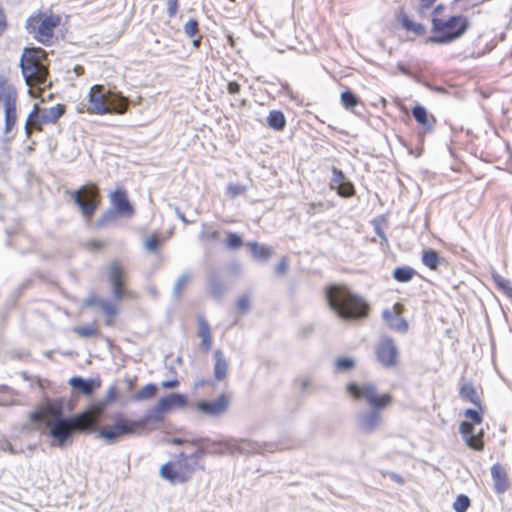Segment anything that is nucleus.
Instances as JSON below:
<instances>
[{
    "instance_id": "obj_46",
    "label": "nucleus",
    "mask_w": 512,
    "mask_h": 512,
    "mask_svg": "<svg viewBox=\"0 0 512 512\" xmlns=\"http://www.w3.org/2000/svg\"><path fill=\"white\" fill-rule=\"evenodd\" d=\"M73 332L85 338H89L97 334V330L93 325L76 326L73 328Z\"/></svg>"
},
{
    "instance_id": "obj_45",
    "label": "nucleus",
    "mask_w": 512,
    "mask_h": 512,
    "mask_svg": "<svg viewBox=\"0 0 512 512\" xmlns=\"http://www.w3.org/2000/svg\"><path fill=\"white\" fill-rule=\"evenodd\" d=\"M246 192V186L240 183H229L226 188V195L230 198L243 195Z\"/></svg>"
},
{
    "instance_id": "obj_39",
    "label": "nucleus",
    "mask_w": 512,
    "mask_h": 512,
    "mask_svg": "<svg viewBox=\"0 0 512 512\" xmlns=\"http://www.w3.org/2000/svg\"><path fill=\"white\" fill-rule=\"evenodd\" d=\"M208 449L204 448V446L198 447L193 453L188 455V458L190 459L191 465L189 466V472H194L196 469H198L199 466V459L205 455H208Z\"/></svg>"
},
{
    "instance_id": "obj_36",
    "label": "nucleus",
    "mask_w": 512,
    "mask_h": 512,
    "mask_svg": "<svg viewBox=\"0 0 512 512\" xmlns=\"http://www.w3.org/2000/svg\"><path fill=\"white\" fill-rule=\"evenodd\" d=\"M198 239L202 242H216L219 240V232L207 223L202 224V230L198 235Z\"/></svg>"
},
{
    "instance_id": "obj_10",
    "label": "nucleus",
    "mask_w": 512,
    "mask_h": 512,
    "mask_svg": "<svg viewBox=\"0 0 512 512\" xmlns=\"http://www.w3.org/2000/svg\"><path fill=\"white\" fill-rule=\"evenodd\" d=\"M68 407V411L72 410V406L69 402H67L66 398L58 397L54 399L48 398L44 405V413L45 417V425L48 428L47 435L53 439L55 434H58L59 428L61 426V421L65 417L66 408Z\"/></svg>"
},
{
    "instance_id": "obj_31",
    "label": "nucleus",
    "mask_w": 512,
    "mask_h": 512,
    "mask_svg": "<svg viewBox=\"0 0 512 512\" xmlns=\"http://www.w3.org/2000/svg\"><path fill=\"white\" fill-rule=\"evenodd\" d=\"M267 125L275 131H283L286 127V118L282 111L272 110L266 119Z\"/></svg>"
},
{
    "instance_id": "obj_6",
    "label": "nucleus",
    "mask_w": 512,
    "mask_h": 512,
    "mask_svg": "<svg viewBox=\"0 0 512 512\" xmlns=\"http://www.w3.org/2000/svg\"><path fill=\"white\" fill-rule=\"evenodd\" d=\"M58 434H55L51 446L65 448L72 445L76 433H90L94 428V422L88 411L78 412L72 415H65L60 422Z\"/></svg>"
},
{
    "instance_id": "obj_42",
    "label": "nucleus",
    "mask_w": 512,
    "mask_h": 512,
    "mask_svg": "<svg viewBox=\"0 0 512 512\" xmlns=\"http://www.w3.org/2000/svg\"><path fill=\"white\" fill-rule=\"evenodd\" d=\"M243 245V239L236 232H228L226 238V247L231 250L239 249Z\"/></svg>"
},
{
    "instance_id": "obj_9",
    "label": "nucleus",
    "mask_w": 512,
    "mask_h": 512,
    "mask_svg": "<svg viewBox=\"0 0 512 512\" xmlns=\"http://www.w3.org/2000/svg\"><path fill=\"white\" fill-rule=\"evenodd\" d=\"M17 89L9 83L8 79L0 75V101L3 100L4 105V133L8 134L14 127L17 120L16 102Z\"/></svg>"
},
{
    "instance_id": "obj_17",
    "label": "nucleus",
    "mask_w": 512,
    "mask_h": 512,
    "mask_svg": "<svg viewBox=\"0 0 512 512\" xmlns=\"http://www.w3.org/2000/svg\"><path fill=\"white\" fill-rule=\"evenodd\" d=\"M108 281L112 288V294L114 299L122 300L124 297L123 285H124V268L116 261L110 263L108 267Z\"/></svg>"
},
{
    "instance_id": "obj_58",
    "label": "nucleus",
    "mask_w": 512,
    "mask_h": 512,
    "mask_svg": "<svg viewBox=\"0 0 512 512\" xmlns=\"http://www.w3.org/2000/svg\"><path fill=\"white\" fill-rule=\"evenodd\" d=\"M8 23H7V17L5 14V11L3 7L0 5V36L5 32L7 29Z\"/></svg>"
},
{
    "instance_id": "obj_18",
    "label": "nucleus",
    "mask_w": 512,
    "mask_h": 512,
    "mask_svg": "<svg viewBox=\"0 0 512 512\" xmlns=\"http://www.w3.org/2000/svg\"><path fill=\"white\" fill-rule=\"evenodd\" d=\"M110 202V208L117 211L121 217H131L135 213V209L128 198L127 191L123 188H118L110 194Z\"/></svg>"
},
{
    "instance_id": "obj_11",
    "label": "nucleus",
    "mask_w": 512,
    "mask_h": 512,
    "mask_svg": "<svg viewBox=\"0 0 512 512\" xmlns=\"http://www.w3.org/2000/svg\"><path fill=\"white\" fill-rule=\"evenodd\" d=\"M375 355L382 367L392 368L398 363L399 350L390 336L383 335L375 346Z\"/></svg>"
},
{
    "instance_id": "obj_32",
    "label": "nucleus",
    "mask_w": 512,
    "mask_h": 512,
    "mask_svg": "<svg viewBox=\"0 0 512 512\" xmlns=\"http://www.w3.org/2000/svg\"><path fill=\"white\" fill-rule=\"evenodd\" d=\"M341 104L351 112H355V108L361 104L360 98L350 89H346L341 93Z\"/></svg>"
},
{
    "instance_id": "obj_48",
    "label": "nucleus",
    "mask_w": 512,
    "mask_h": 512,
    "mask_svg": "<svg viewBox=\"0 0 512 512\" xmlns=\"http://www.w3.org/2000/svg\"><path fill=\"white\" fill-rule=\"evenodd\" d=\"M464 416L467 419L471 420V423H473V424H481L483 421L482 411L480 409L476 410V409L468 408L465 410Z\"/></svg>"
},
{
    "instance_id": "obj_59",
    "label": "nucleus",
    "mask_w": 512,
    "mask_h": 512,
    "mask_svg": "<svg viewBox=\"0 0 512 512\" xmlns=\"http://www.w3.org/2000/svg\"><path fill=\"white\" fill-rule=\"evenodd\" d=\"M101 301H103V299H100V298H98L95 295H91V296H89V297H87L85 299L84 306L85 307H92V306H95V305L100 306V302Z\"/></svg>"
},
{
    "instance_id": "obj_56",
    "label": "nucleus",
    "mask_w": 512,
    "mask_h": 512,
    "mask_svg": "<svg viewBox=\"0 0 512 512\" xmlns=\"http://www.w3.org/2000/svg\"><path fill=\"white\" fill-rule=\"evenodd\" d=\"M21 59H28L33 62H36L38 60V55L35 51V48H25L21 56Z\"/></svg>"
},
{
    "instance_id": "obj_61",
    "label": "nucleus",
    "mask_w": 512,
    "mask_h": 512,
    "mask_svg": "<svg viewBox=\"0 0 512 512\" xmlns=\"http://www.w3.org/2000/svg\"><path fill=\"white\" fill-rule=\"evenodd\" d=\"M241 90V86L236 81H230L227 84V91L229 94H238Z\"/></svg>"
},
{
    "instance_id": "obj_1",
    "label": "nucleus",
    "mask_w": 512,
    "mask_h": 512,
    "mask_svg": "<svg viewBox=\"0 0 512 512\" xmlns=\"http://www.w3.org/2000/svg\"><path fill=\"white\" fill-rule=\"evenodd\" d=\"M188 405V397L181 393H170L161 397L154 407L146 410L139 419H130L123 412H114L109 418L111 426L102 427L98 437L108 445L120 441L122 438L141 435L150 421L159 423L164 420V413L172 409L184 408Z\"/></svg>"
},
{
    "instance_id": "obj_62",
    "label": "nucleus",
    "mask_w": 512,
    "mask_h": 512,
    "mask_svg": "<svg viewBox=\"0 0 512 512\" xmlns=\"http://www.w3.org/2000/svg\"><path fill=\"white\" fill-rule=\"evenodd\" d=\"M85 246L91 250H100L103 248L104 244L99 240H90L86 242Z\"/></svg>"
},
{
    "instance_id": "obj_44",
    "label": "nucleus",
    "mask_w": 512,
    "mask_h": 512,
    "mask_svg": "<svg viewBox=\"0 0 512 512\" xmlns=\"http://www.w3.org/2000/svg\"><path fill=\"white\" fill-rule=\"evenodd\" d=\"M190 277L191 275L188 272H185L181 274L180 277L177 279L173 288V296L175 299H178L180 297L181 291L190 280Z\"/></svg>"
},
{
    "instance_id": "obj_29",
    "label": "nucleus",
    "mask_w": 512,
    "mask_h": 512,
    "mask_svg": "<svg viewBox=\"0 0 512 512\" xmlns=\"http://www.w3.org/2000/svg\"><path fill=\"white\" fill-rule=\"evenodd\" d=\"M421 261L430 270H437L445 262V259L440 257L436 250L429 248L423 250Z\"/></svg>"
},
{
    "instance_id": "obj_4",
    "label": "nucleus",
    "mask_w": 512,
    "mask_h": 512,
    "mask_svg": "<svg viewBox=\"0 0 512 512\" xmlns=\"http://www.w3.org/2000/svg\"><path fill=\"white\" fill-rule=\"evenodd\" d=\"M431 35L426 39V44L447 45L462 38L471 27L469 18L464 14H457L442 19H431Z\"/></svg>"
},
{
    "instance_id": "obj_19",
    "label": "nucleus",
    "mask_w": 512,
    "mask_h": 512,
    "mask_svg": "<svg viewBox=\"0 0 512 512\" xmlns=\"http://www.w3.org/2000/svg\"><path fill=\"white\" fill-rule=\"evenodd\" d=\"M459 432L468 447L476 451H482L484 449V442L480 436L481 433L475 435V427L473 423L469 421L461 422Z\"/></svg>"
},
{
    "instance_id": "obj_14",
    "label": "nucleus",
    "mask_w": 512,
    "mask_h": 512,
    "mask_svg": "<svg viewBox=\"0 0 512 512\" xmlns=\"http://www.w3.org/2000/svg\"><path fill=\"white\" fill-rule=\"evenodd\" d=\"M208 291L214 300H221L227 291L225 271L223 268H212L207 277Z\"/></svg>"
},
{
    "instance_id": "obj_50",
    "label": "nucleus",
    "mask_w": 512,
    "mask_h": 512,
    "mask_svg": "<svg viewBox=\"0 0 512 512\" xmlns=\"http://www.w3.org/2000/svg\"><path fill=\"white\" fill-rule=\"evenodd\" d=\"M199 30V23L196 19H190L184 25V32L188 37H194Z\"/></svg>"
},
{
    "instance_id": "obj_23",
    "label": "nucleus",
    "mask_w": 512,
    "mask_h": 512,
    "mask_svg": "<svg viewBox=\"0 0 512 512\" xmlns=\"http://www.w3.org/2000/svg\"><path fill=\"white\" fill-rule=\"evenodd\" d=\"M396 19L406 31H410L417 36H422L426 33V26L422 23L412 21L405 13L403 7L398 8L396 12Z\"/></svg>"
},
{
    "instance_id": "obj_63",
    "label": "nucleus",
    "mask_w": 512,
    "mask_h": 512,
    "mask_svg": "<svg viewBox=\"0 0 512 512\" xmlns=\"http://www.w3.org/2000/svg\"><path fill=\"white\" fill-rule=\"evenodd\" d=\"M33 280L32 279H26L24 280L19 286L18 288L16 289V293H17V296H20L23 291H25L26 289H28L31 284H32Z\"/></svg>"
},
{
    "instance_id": "obj_35",
    "label": "nucleus",
    "mask_w": 512,
    "mask_h": 512,
    "mask_svg": "<svg viewBox=\"0 0 512 512\" xmlns=\"http://www.w3.org/2000/svg\"><path fill=\"white\" fill-rule=\"evenodd\" d=\"M393 278L400 283H407L416 275V271L410 266H399L393 270Z\"/></svg>"
},
{
    "instance_id": "obj_7",
    "label": "nucleus",
    "mask_w": 512,
    "mask_h": 512,
    "mask_svg": "<svg viewBox=\"0 0 512 512\" xmlns=\"http://www.w3.org/2000/svg\"><path fill=\"white\" fill-rule=\"evenodd\" d=\"M69 194L82 216L91 219L101 203L99 187L95 183H86Z\"/></svg>"
},
{
    "instance_id": "obj_60",
    "label": "nucleus",
    "mask_w": 512,
    "mask_h": 512,
    "mask_svg": "<svg viewBox=\"0 0 512 512\" xmlns=\"http://www.w3.org/2000/svg\"><path fill=\"white\" fill-rule=\"evenodd\" d=\"M237 307L243 312L247 311L250 307L249 299L246 296H242L237 301Z\"/></svg>"
},
{
    "instance_id": "obj_25",
    "label": "nucleus",
    "mask_w": 512,
    "mask_h": 512,
    "mask_svg": "<svg viewBox=\"0 0 512 512\" xmlns=\"http://www.w3.org/2000/svg\"><path fill=\"white\" fill-rule=\"evenodd\" d=\"M459 396L465 402H470L475 405L478 409L483 411L481 399L477 394L475 387L472 382L465 381L459 389Z\"/></svg>"
},
{
    "instance_id": "obj_21",
    "label": "nucleus",
    "mask_w": 512,
    "mask_h": 512,
    "mask_svg": "<svg viewBox=\"0 0 512 512\" xmlns=\"http://www.w3.org/2000/svg\"><path fill=\"white\" fill-rule=\"evenodd\" d=\"M69 385L73 390L83 395L90 396L100 387V381L93 378L85 379L81 376H73L69 379Z\"/></svg>"
},
{
    "instance_id": "obj_26",
    "label": "nucleus",
    "mask_w": 512,
    "mask_h": 512,
    "mask_svg": "<svg viewBox=\"0 0 512 512\" xmlns=\"http://www.w3.org/2000/svg\"><path fill=\"white\" fill-rule=\"evenodd\" d=\"M198 324H199V336L201 337V343H200V349L207 353L211 350L212 347V336L210 332V325L207 322V320L200 316L198 318Z\"/></svg>"
},
{
    "instance_id": "obj_15",
    "label": "nucleus",
    "mask_w": 512,
    "mask_h": 512,
    "mask_svg": "<svg viewBox=\"0 0 512 512\" xmlns=\"http://www.w3.org/2000/svg\"><path fill=\"white\" fill-rule=\"evenodd\" d=\"M197 410L211 417H219L227 412L229 408V398L225 394H221L214 400H202L196 404Z\"/></svg>"
},
{
    "instance_id": "obj_52",
    "label": "nucleus",
    "mask_w": 512,
    "mask_h": 512,
    "mask_svg": "<svg viewBox=\"0 0 512 512\" xmlns=\"http://www.w3.org/2000/svg\"><path fill=\"white\" fill-rule=\"evenodd\" d=\"M160 238L156 235L150 236L145 242V248L151 252H154L158 249L160 245Z\"/></svg>"
},
{
    "instance_id": "obj_16",
    "label": "nucleus",
    "mask_w": 512,
    "mask_h": 512,
    "mask_svg": "<svg viewBox=\"0 0 512 512\" xmlns=\"http://www.w3.org/2000/svg\"><path fill=\"white\" fill-rule=\"evenodd\" d=\"M330 188L336 190L337 194L343 198H350L355 194L354 184L349 181L344 172L333 166Z\"/></svg>"
},
{
    "instance_id": "obj_20",
    "label": "nucleus",
    "mask_w": 512,
    "mask_h": 512,
    "mask_svg": "<svg viewBox=\"0 0 512 512\" xmlns=\"http://www.w3.org/2000/svg\"><path fill=\"white\" fill-rule=\"evenodd\" d=\"M247 442L242 440L239 444H236L234 441H215L210 438L206 439L204 444V448L208 449V454H224L226 452H232L236 449L239 451H243L244 445Z\"/></svg>"
},
{
    "instance_id": "obj_43",
    "label": "nucleus",
    "mask_w": 512,
    "mask_h": 512,
    "mask_svg": "<svg viewBox=\"0 0 512 512\" xmlns=\"http://www.w3.org/2000/svg\"><path fill=\"white\" fill-rule=\"evenodd\" d=\"M355 367V361L349 357H340L335 361V368L339 372H345Z\"/></svg>"
},
{
    "instance_id": "obj_54",
    "label": "nucleus",
    "mask_w": 512,
    "mask_h": 512,
    "mask_svg": "<svg viewBox=\"0 0 512 512\" xmlns=\"http://www.w3.org/2000/svg\"><path fill=\"white\" fill-rule=\"evenodd\" d=\"M167 13L170 18L176 16L179 8L178 0H167Z\"/></svg>"
},
{
    "instance_id": "obj_30",
    "label": "nucleus",
    "mask_w": 512,
    "mask_h": 512,
    "mask_svg": "<svg viewBox=\"0 0 512 512\" xmlns=\"http://www.w3.org/2000/svg\"><path fill=\"white\" fill-rule=\"evenodd\" d=\"M117 396H118V391H117L116 386H111L108 389L106 396L93 405V411L99 415L103 414L105 412L107 406L110 403L116 401Z\"/></svg>"
},
{
    "instance_id": "obj_2",
    "label": "nucleus",
    "mask_w": 512,
    "mask_h": 512,
    "mask_svg": "<svg viewBox=\"0 0 512 512\" xmlns=\"http://www.w3.org/2000/svg\"><path fill=\"white\" fill-rule=\"evenodd\" d=\"M347 391L356 400L364 399L368 403V410L357 413L356 425L362 433L372 434L381 426V411L391 404L392 396L389 393L379 395L376 385L371 382H351L347 385Z\"/></svg>"
},
{
    "instance_id": "obj_28",
    "label": "nucleus",
    "mask_w": 512,
    "mask_h": 512,
    "mask_svg": "<svg viewBox=\"0 0 512 512\" xmlns=\"http://www.w3.org/2000/svg\"><path fill=\"white\" fill-rule=\"evenodd\" d=\"M214 377L217 381H222L226 378L228 372V362L222 350L217 349L214 351Z\"/></svg>"
},
{
    "instance_id": "obj_47",
    "label": "nucleus",
    "mask_w": 512,
    "mask_h": 512,
    "mask_svg": "<svg viewBox=\"0 0 512 512\" xmlns=\"http://www.w3.org/2000/svg\"><path fill=\"white\" fill-rule=\"evenodd\" d=\"M409 78H411L416 83L421 84L432 91H436V92H440V93L445 92L444 88H442L440 86L432 85L430 82L425 81L422 76L415 74L414 72H412V76H409Z\"/></svg>"
},
{
    "instance_id": "obj_33",
    "label": "nucleus",
    "mask_w": 512,
    "mask_h": 512,
    "mask_svg": "<svg viewBox=\"0 0 512 512\" xmlns=\"http://www.w3.org/2000/svg\"><path fill=\"white\" fill-rule=\"evenodd\" d=\"M491 278L500 291H502L507 297H512V285L509 279L501 276L496 270L491 271Z\"/></svg>"
},
{
    "instance_id": "obj_22",
    "label": "nucleus",
    "mask_w": 512,
    "mask_h": 512,
    "mask_svg": "<svg viewBox=\"0 0 512 512\" xmlns=\"http://www.w3.org/2000/svg\"><path fill=\"white\" fill-rule=\"evenodd\" d=\"M160 476L174 485L186 483L190 478L185 472L176 469L173 462H167L162 465Z\"/></svg>"
},
{
    "instance_id": "obj_37",
    "label": "nucleus",
    "mask_w": 512,
    "mask_h": 512,
    "mask_svg": "<svg viewBox=\"0 0 512 512\" xmlns=\"http://www.w3.org/2000/svg\"><path fill=\"white\" fill-rule=\"evenodd\" d=\"M21 73L25 81L28 83L30 78L37 72V64L28 59H20Z\"/></svg>"
},
{
    "instance_id": "obj_12",
    "label": "nucleus",
    "mask_w": 512,
    "mask_h": 512,
    "mask_svg": "<svg viewBox=\"0 0 512 512\" xmlns=\"http://www.w3.org/2000/svg\"><path fill=\"white\" fill-rule=\"evenodd\" d=\"M61 24V17L58 14L50 13L42 16L34 38L37 42L50 46L53 43L54 29Z\"/></svg>"
},
{
    "instance_id": "obj_55",
    "label": "nucleus",
    "mask_w": 512,
    "mask_h": 512,
    "mask_svg": "<svg viewBox=\"0 0 512 512\" xmlns=\"http://www.w3.org/2000/svg\"><path fill=\"white\" fill-rule=\"evenodd\" d=\"M280 85H281V88L278 91L279 94L286 95L291 100H296L297 96L294 95L291 87L289 86V84L287 82H281Z\"/></svg>"
},
{
    "instance_id": "obj_41",
    "label": "nucleus",
    "mask_w": 512,
    "mask_h": 512,
    "mask_svg": "<svg viewBox=\"0 0 512 512\" xmlns=\"http://www.w3.org/2000/svg\"><path fill=\"white\" fill-rule=\"evenodd\" d=\"M470 498L465 494H459L453 503V509L455 512H466L470 507Z\"/></svg>"
},
{
    "instance_id": "obj_3",
    "label": "nucleus",
    "mask_w": 512,
    "mask_h": 512,
    "mask_svg": "<svg viewBox=\"0 0 512 512\" xmlns=\"http://www.w3.org/2000/svg\"><path fill=\"white\" fill-rule=\"evenodd\" d=\"M326 299L331 310L345 320H361L368 317L369 304L345 286L332 285L326 291Z\"/></svg>"
},
{
    "instance_id": "obj_13",
    "label": "nucleus",
    "mask_w": 512,
    "mask_h": 512,
    "mask_svg": "<svg viewBox=\"0 0 512 512\" xmlns=\"http://www.w3.org/2000/svg\"><path fill=\"white\" fill-rule=\"evenodd\" d=\"M411 113L415 121L421 126V131L418 132V136L421 145H423L424 136L434 131L437 120L434 115L429 114L427 109L421 104H416L412 107Z\"/></svg>"
},
{
    "instance_id": "obj_57",
    "label": "nucleus",
    "mask_w": 512,
    "mask_h": 512,
    "mask_svg": "<svg viewBox=\"0 0 512 512\" xmlns=\"http://www.w3.org/2000/svg\"><path fill=\"white\" fill-rule=\"evenodd\" d=\"M288 269L287 259L283 257L275 267V273L277 275H283Z\"/></svg>"
},
{
    "instance_id": "obj_49",
    "label": "nucleus",
    "mask_w": 512,
    "mask_h": 512,
    "mask_svg": "<svg viewBox=\"0 0 512 512\" xmlns=\"http://www.w3.org/2000/svg\"><path fill=\"white\" fill-rule=\"evenodd\" d=\"M389 327L399 332H406L408 329V323L404 318L396 316L392 322H390Z\"/></svg>"
},
{
    "instance_id": "obj_24",
    "label": "nucleus",
    "mask_w": 512,
    "mask_h": 512,
    "mask_svg": "<svg viewBox=\"0 0 512 512\" xmlns=\"http://www.w3.org/2000/svg\"><path fill=\"white\" fill-rule=\"evenodd\" d=\"M491 476L494 482V491L498 494L506 492L509 488L507 474L499 463L491 467Z\"/></svg>"
},
{
    "instance_id": "obj_5",
    "label": "nucleus",
    "mask_w": 512,
    "mask_h": 512,
    "mask_svg": "<svg viewBox=\"0 0 512 512\" xmlns=\"http://www.w3.org/2000/svg\"><path fill=\"white\" fill-rule=\"evenodd\" d=\"M88 98L90 113L97 115L124 114L129 107V101L121 93H104V87L101 85L91 87Z\"/></svg>"
},
{
    "instance_id": "obj_51",
    "label": "nucleus",
    "mask_w": 512,
    "mask_h": 512,
    "mask_svg": "<svg viewBox=\"0 0 512 512\" xmlns=\"http://www.w3.org/2000/svg\"><path fill=\"white\" fill-rule=\"evenodd\" d=\"M45 417L43 406L29 413V420L33 423H41L43 422V418Z\"/></svg>"
},
{
    "instance_id": "obj_38",
    "label": "nucleus",
    "mask_w": 512,
    "mask_h": 512,
    "mask_svg": "<svg viewBox=\"0 0 512 512\" xmlns=\"http://www.w3.org/2000/svg\"><path fill=\"white\" fill-rule=\"evenodd\" d=\"M158 390V387L154 383L146 384L141 390L134 394L133 399L135 401H142L152 398Z\"/></svg>"
},
{
    "instance_id": "obj_53",
    "label": "nucleus",
    "mask_w": 512,
    "mask_h": 512,
    "mask_svg": "<svg viewBox=\"0 0 512 512\" xmlns=\"http://www.w3.org/2000/svg\"><path fill=\"white\" fill-rule=\"evenodd\" d=\"M100 307L105 312V314H107L108 316H114L117 313L116 307L108 301H105V300L101 301Z\"/></svg>"
},
{
    "instance_id": "obj_8",
    "label": "nucleus",
    "mask_w": 512,
    "mask_h": 512,
    "mask_svg": "<svg viewBox=\"0 0 512 512\" xmlns=\"http://www.w3.org/2000/svg\"><path fill=\"white\" fill-rule=\"evenodd\" d=\"M65 111L66 106L63 104H57L50 108H40L38 104H35L32 111L28 114L25 124L27 137H30L32 127L41 131L42 125L56 123L64 115Z\"/></svg>"
},
{
    "instance_id": "obj_64",
    "label": "nucleus",
    "mask_w": 512,
    "mask_h": 512,
    "mask_svg": "<svg viewBox=\"0 0 512 512\" xmlns=\"http://www.w3.org/2000/svg\"><path fill=\"white\" fill-rule=\"evenodd\" d=\"M189 454H186L185 452L179 453V462L182 466H184L189 471V466L191 465L190 459L188 458Z\"/></svg>"
},
{
    "instance_id": "obj_27",
    "label": "nucleus",
    "mask_w": 512,
    "mask_h": 512,
    "mask_svg": "<svg viewBox=\"0 0 512 512\" xmlns=\"http://www.w3.org/2000/svg\"><path fill=\"white\" fill-rule=\"evenodd\" d=\"M253 258L261 263L267 262L273 255L274 250L272 247L261 245L258 242L248 243Z\"/></svg>"
},
{
    "instance_id": "obj_40",
    "label": "nucleus",
    "mask_w": 512,
    "mask_h": 512,
    "mask_svg": "<svg viewBox=\"0 0 512 512\" xmlns=\"http://www.w3.org/2000/svg\"><path fill=\"white\" fill-rule=\"evenodd\" d=\"M42 16H44L42 11H38L37 13H34L27 18L25 23V29L29 34H37V28L40 24Z\"/></svg>"
},
{
    "instance_id": "obj_34",
    "label": "nucleus",
    "mask_w": 512,
    "mask_h": 512,
    "mask_svg": "<svg viewBox=\"0 0 512 512\" xmlns=\"http://www.w3.org/2000/svg\"><path fill=\"white\" fill-rule=\"evenodd\" d=\"M119 213L112 208H108L95 222V228L102 229L111 226L117 222Z\"/></svg>"
}]
</instances>
